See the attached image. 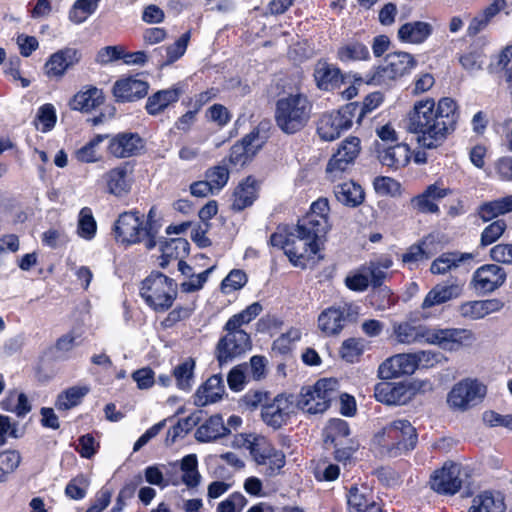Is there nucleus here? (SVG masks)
Listing matches in <instances>:
<instances>
[{
  "mask_svg": "<svg viewBox=\"0 0 512 512\" xmlns=\"http://www.w3.org/2000/svg\"><path fill=\"white\" fill-rule=\"evenodd\" d=\"M475 254L469 252H446L437 257L430 266V272L443 275L462 266H470Z\"/></svg>",
  "mask_w": 512,
  "mask_h": 512,
  "instance_id": "nucleus-26",
  "label": "nucleus"
},
{
  "mask_svg": "<svg viewBox=\"0 0 512 512\" xmlns=\"http://www.w3.org/2000/svg\"><path fill=\"white\" fill-rule=\"evenodd\" d=\"M158 230L154 224L145 221L144 215L138 211L121 213L113 225L115 241L123 246H130L145 241L147 249L156 246Z\"/></svg>",
  "mask_w": 512,
  "mask_h": 512,
  "instance_id": "nucleus-4",
  "label": "nucleus"
},
{
  "mask_svg": "<svg viewBox=\"0 0 512 512\" xmlns=\"http://www.w3.org/2000/svg\"><path fill=\"white\" fill-rule=\"evenodd\" d=\"M140 296L154 312H166L177 297V285L163 273H151L141 282Z\"/></svg>",
  "mask_w": 512,
  "mask_h": 512,
  "instance_id": "nucleus-7",
  "label": "nucleus"
},
{
  "mask_svg": "<svg viewBox=\"0 0 512 512\" xmlns=\"http://www.w3.org/2000/svg\"><path fill=\"white\" fill-rule=\"evenodd\" d=\"M89 486L90 479L84 474H79L68 482L65 495L73 500H81L86 496Z\"/></svg>",
  "mask_w": 512,
  "mask_h": 512,
  "instance_id": "nucleus-51",
  "label": "nucleus"
},
{
  "mask_svg": "<svg viewBox=\"0 0 512 512\" xmlns=\"http://www.w3.org/2000/svg\"><path fill=\"white\" fill-rule=\"evenodd\" d=\"M361 150L360 139L350 136L343 140L337 151L332 155L326 167L330 180H336L347 172L354 164Z\"/></svg>",
  "mask_w": 512,
  "mask_h": 512,
  "instance_id": "nucleus-12",
  "label": "nucleus"
},
{
  "mask_svg": "<svg viewBox=\"0 0 512 512\" xmlns=\"http://www.w3.org/2000/svg\"><path fill=\"white\" fill-rule=\"evenodd\" d=\"M97 231V224L93 217L92 210L84 207L78 215L77 234L85 240H92Z\"/></svg>",
  "mask_w": 512,
  "mask_h": 512,
  "instance_id": "nucleus-48",
  "label": "nucleus"
},
{
  "mask_svg": "<svg viewBox=\"0 0 512 512\" xmlns=\"http://www.w3.org/2000/svg\"><path fill=\"white\" fill-rule=\"evenodd\" d=\"M358 316V307L352 303H342L323 310L318 316V328L326 335H336L344 328L346 321Z\"/></svg>",
  "mask_w": 512,
  "mask_h": 512,
  "instance_id": "nucleus-13",
  "label": "nucleus"
},
{
  "mask_svg": "<svg viewBox=\"0 0 512 512\" xmlns=\"http://www.w3.org/2000/svg\"><path fill=\"white\" fill-rule=\"evenodd\" d=\"M124 56V48L120 45L106 46L101 48L97 54L95 61L100 65H107L117 60L122 59Z\"/></svg>",
  "mask_w": 512,
  "mask_h": 512,
  "instance_id": "nucleus-61",
  "label": "nucleus"
},
{
  "mask_svg": "<svg viewBox=\"0 0 512 512\" xmlns=\"http://www.w3.org/2000/svg\"><path fill=\"white\" fill-rule=\"evenodd\" d=\"M334 194L340 203L350 207H356L364 200V191L362 187L353 181L336 185L334 188Z\"/></svg>",
  "mask_w": 512,
  "mask_h": 512,
  "instance_id": "nucleus-39",
  "label": "nucleus"
},
{
  "mask_svg": "<svg viewBox=\"0 0 512 512\" xmlns=\"http://www.w3.org/2000/svg\"><path fill=\"white\" fill-rule=\"evenodd\" d=\"M337 57L342 62L366 60L369 57V51L362 43L351 42L338 49Z\"/></svg>",
  "mask_w": 512,
  "mask_h": 512,
  "instance_id": "nucleus-49",
  "label": "nucleus"
},
{
  "mask_svg": "<svg viewBox=\"0 0 512 512\" xmlns=\"http://www.w3.org/2000/svg\"><path fill=\"white\" fill-rule=\"evenodd\" d=\"M427 344L436 345L445 351H458L475 340L472 331L462 328H430Z\"/></svg>",
  "mask_w": 512,
  "mask_h": 512,
  "instance_id": "nucleus-14",
  "label": "nucleus"
},
{
  "mask_svg": "<svg viewBox=\"0 0 512 512\" xmlns=\"http://www.w3.org/2000/svg\"><path fill=\"white\" fill-rule=\"evenodd\" d=\"M433 31L431 24L423 21H414L403 24L398 30V38L401 42L410 44L423 43Z\"/></svg>",
  "mask_w": 512,
  "mask_h": 512,
  "instance_id": "nucleus-34",
  "label": "nucleus"
},
{
  "mask_svg": "<svg viewBox=\"0 0 512 512\" xmlns=\"http://www.w3.org/2000/svg\"><path fill=\"white\" fill-rule=\"evenodd\" d=\"M507 224L499 219L489 224L481 233L480 243L482 246H488L497 241L505 232Z\"/></svg>",
  "mask_w": 512,
  "mask_h": 512,
  "instance_id": "nucleus-56",
  "label": "nucleus"
},
{
  "mask_svg": "<svg viewBox=\"0 0 512 512\" xmlns=\"http://www.w3.org/2000/svg\"><path fill=\"white\" fill-rule=\"evenodd\" d=\"M104 102L102 90L94 86H86L77 92L72 101L71 108L79 111H90Z\"/></svg>",
  "mask_w": 512,
  "mask_h": 512,
  "instance_id": "nucleus-35",
  "label": "nucleus"
},
{
  "mask_svg": "<svg viewBox=\"0 0 512 512\" xmlns=\"http://www.w3.org/2000/svg\"><path fill=\"white\" fill-rule=\"evenodd\" d=\"M147 92V82L134 77L121 78L114 83L112 88L117 102H133L143 98Z\"/></svg>",
  "mask_w": 512,
  "mask_h": 512,
  "instance_id": "nucleus-23",
  "label": "nucleus"
},
{
  "mask_svg": "<svg viewBox=\"0 0 512 512\" xmlns=\"http://www.w3.org/2000/svg\"><path fill=\"white\" fill-rule=\"evenodd\" d=\"M195 361L192 358H186L173 369V376L176 380L177 387L181 390L188 391L194 382Z\"/></svg>",
  "mask_w": 512,
  "mask_h": 512,
  "instance_id": "nucleus-45",
  "label": "nucleus"
},
{
  "mask_svg": "<svg viewBox=\"0 0 512 512\" xmlns=\"http://www.w3.org/2000/svg\"><path fill=\"white\" fill-rule=\"evenodd\" d=\"M182 95V90L179 87H171L164 90H159L150 97H148L146 102V110L150 115H158L170 105L176 103L180 96Z\"/></svg>",
  "mask_w": 512,
  "mask_h": 512,
  "instance_id": "nucleus-33",
  "label": "nucleus"
},
{
  "mask_svg": "<svg viewBox=\"0 0 512 512\" xmlns=\"http://www.w3.org/2000/svg\"><path fill=\"white\" fill-rule=\"evenodd\" d=\"M258 195V183L256 179L249 176L241 181L233 192L232 209L241 211L251 206Z\"/></svg>",
  "mask_w": 512,
  "mask_h": 512,
  "instance_id": "nucleus-32",
  "label": "nucleus"
},
{
  "mask_svg": "<svg viewBox=\"0 0 512 512\" xmlns=\"http://www.w3.org/2000/svg\"><path fill=\"white\" fill-rule=\"evenodd\" d=\"M416 429L407 419H396L386 424L374 436L382 454L396 457L415 448Z\"/></svg>",
  "mask_w": 512,
  "mask_h": 512,
  "instance_id": "nucleus-5",
  "label": "nucleus"
},
{
  "mask_svg": "<svg viewBox=\"0 0 512 512\" xmlns=\"http://www.w3.org/2000/svg\"><path fill=\"white\" fill-rule=\"evenodd\" d=\"M100 0H76L68 13V19L76 24L84 23L97 9Z\"/></svg>",
  "mask_w": 512,
  "mask_h": 512,
  "instance_id": "nucleus-47",
  "label": "nucleus"
},
{
  "mask_svg": "<svg viewBox=\"0 0 512 512\" xmlns=\"http://www.w3.org/2000/svg\"><path fill=\"white\" fill-rule=\"evenodd\" d=\"M416 66V60L407 52H394L386 56L384 63L379 66L372 77L377 85H387L391 81L411 72Z\"/></svg>",
  "mask_w": 512,
  "mask_h": 512,
  "instance_id": "nucleus-11",
  "label": "nucleus"
},
{
  "mask_svg": "<svg viewBox=\"0 0 512 512\" xmlns=\"http://www.w3.org/2000/svg\"><path fill=\"white\" fill-rule=\"evenodd\" d=\"M461 466L455 462L447 461L435 470L430 477L431 488L439 494L454 495L462 487L460 478Z\"/></svg>",
  "mask_w": 512,
  "mask_h": 512,
  "instance_id": "nucleus-16",
  "label": "nucleus"
},
{
  "mask_svg": "<svg viewBox=\"0 0 512 512\" xmlns=\"http://www.w3.org/2000/svg\"><path fill=\"white\" fill-rule=\"evenodd\" d=\"M364 350V343L361 339L350 338L342 343L340 354L347 362H354Z\"/></svg>",
  "mask_w": 512,
  "mask_h": 512,
  "instance_id": "nucleus-58",
  "label": "nucleus"
},
{
  "mask_svg": "<svg viewBox=\"0 0 512 512\" xmlns=\"http://www.w3.org/2000/svg\"><path fill=\"white\" fill-rule=\"evenodd\" d=\"M405 382H379L374 388L377 401L386 405H404L410 401Z\"/></svg>",
  "mask_w": 512,
  "mask_h": 512,
  "instance_id": "nucleus-25",
  "label": "nucleus"
},
{
  "mask_svg": "<svg viewBox=\"0 0 512 512\" xmlns=\"http://www.w3.org/2000/svg\"><path fill=\"white\" fill-rule=\"evenodd\" d=\"M225 393L223 380L219 375H212L196 391L194 403L196 406L204 407L222 399Z\"/></svg>",
  "mask_w": 512,
  "mask_h": 512,
  "instance_id": "nucleus-30",
  "label": "nucleus"
},
{
  "mask_svg": "<svg viewBox=\"0 0 512 512\" xmlns=\"http://www.w3.org/2000/svg\"><path fill=\"white\" fill-rule=\"evenodd\" d=\"M314 79L321 90H332L342 82V74L334 64L320 60L314 68Z\"/></svg>",
  "mask_w": 512,
  "mask_h": 512,
  "instance_id": "nucleus-31",
  "label": "nucleus"
},
{
  "mask_svg": "<svg viewBox=\"0 0 512 512\" xmlns=\"http://www.w3.org/2000/svg\"><path fill=\"white\" fill-rule=\"evenodd\" d=\"M259 132L252 131L246 135L241 142L231 147L229 162L235 166H243L249 162L261 147Z\"/></svg>",
  "mask_w": 512,
  "mask_h": 512,
  "instance_id": "nucleus-28",
  "label": "nucleus"
},
{
  "mask_svg": "<svg viewBox=\"0 0 512 512\" xmlns=\"http://www.w3.org/2000/svg\"><path fill=\"white\" fill-rule=\"evenodd\" d=\"M373 186L377 194L381 196H397L401 194L400 183L387 176H378L373 181Z\"/></svg>",
  "mask_w": 512,
  "mask_h": 512,
  "instance_id": "nucleus-53",
  "label": "nucleus"
},
{
  "mask_svg": "<svg viewBox=\"0 0 512 512\" xmlns=\"http://www.w3.org/2000/svg\"><path fill=\"white\" fill-rule=\"evenodd\" d=\"M21 435L17 422L9 416L0 415V446H3L8 438H19Z\"/></svg>",
  "mask_w": 512,
  "mask_h": 512,
  "instance_id": "nucleus-60",
  "label": "nucleus"
},
{
  "mask_svg": "<svg viewBox=\"0 0 512 512\" xmlns=\"http://www.w3.org/2000/svg\"><path fill=\"white\" fill-rule=\"evenodd\" d=\"M229 176V170L224 165L214 166L205 173V178L215 193L223 189L229 180Z\"/></svg>",
  "mask_w": 512,
  "mask_h": 512,
  "instance_id": "nucleus-52",
  "label": "nucleus"
},
{
  "mask_svg": "<svg viewBox=\"0 0 512 512\" xmlns=\"http://www.w3.org/2000/svg\"><path fill=\"white\" fill-rule=\"evenodd\" d=\"M181 481L190 488H196L201 481V474L198 471V459L195 454H188L180 461Z\"/></svg>",
  "mask_w": 512,
  "mask_h": 512,
  "instance_id": "nucleus-44",
  "label": "nucleus"
},
{
  "mask_svg": "<svg viewBox=\"0 0 512 512\" xmlns=\"http://www.w3.org/2000/svg\"><path fill=\"white\" fill-rule=\"evenodd\" d=\"M301 336L302 333L299 329L291 328L274 340L273 350L281 354L288 353L293 345L301 339Z\"/></svg>",
  "mask_w": 512,
  "mask_h": 512,
  "instance_id": "nucleus-54",
  "label": "nucleus"
},
{
  "mask_svg": "<svg viewBox=\"0 0 512 512\" xmlns=\"http://www.w3.org/2000/svg\"><path fill=\"white\" fill-rule=\"evenodd\" d=\"M506 280L504 269L496 264L479 267L473 274L474 288L483 293H490L503 285Z\"/></svg>",
  "mask_w": 512,
  "mask_h": 512,
  "instance_id": "nucleus-21",
  "label": "nucleus"
},
{
  "mask_svg": "<svg viewBox=\"0 0 512 512\" xmlns=\"http://www.w3.org/2000/svg\"><path fill=\"white\" fill-rule=\"evenodd\" d=\"M57 116L52 104L42 105L37 112L35 126L41 132H49L56 124Z\"/></svg>",
  "mask_w": 512,
  "mask_h": 512,
  "instance_id": "nucleus-50",
  "label": "nucleus"
},
{
  "mask_svg": "<svg viewBox=\"0 0 512 512\" xmlns=\"http://www.w3.org/2000/svg\"><path fill=\"white\" fill-rule=\"evenodd\" d=\"M416 369L413 353H399L380 364L378 375L381 379H392L402 375H411Z\"/></svg>",
  "mask_w": 512,
  "mask_h": 512,
  "instance_id": "nucleus-20",
  "label": "nucleus"
},
{
  "mask_svg": "<svg viewBox=\"0 0 512 512\" xmlns=\"http://www.w3.org/2000/svg\"><path fill=\"white\" fill-rule=\"evenodd\" d=\"M358 105L353 102L346 104L337 111L325 113L321 116L317 125V133L324 141H333L350 129L356 117Z\"/></svg>",
  "mask_w": 512,
  "mask_h": 512,
  "instance_id": "nucleus-10",
  "label": "nucleus"
},
{
  "mask_svg": "<svg viewBox=\"0 0 512 512\" xmlns=\"http://www.w3.org/2000/svg\"><path fill=\"white\" fill-rule=\"evenodd\" d=\"M499 309L496 300L469 301L460 305L459 313L464 318L481 319Z\"/></svg>",
  "mask_w": 512,
  "mask_h": 512,
  "instance_id": "nucleus-38",
  "label": "nucleus"
},
{
  "mask_svg": "<svg viewBox=\"0 0 512 512\" xmlns=\"http://www.w3.org/2000/svg\"><path fill=\"white\" fill-rule=\"evenodd\" d=\"M108 138V135L98 134L88 141L84 146L75 151V158L81 163H96L101 160L98 152L99 145Z\"/></svg>",
  "mask_w": 512,
  "mask_h": 512,
  "instance_id": "nucleus-46",
  "label": "nucleus"
},
{
  "mask_svg": "<svg viewBox=\"0 0 512 512\" xmlns=\"http://www.w3.org/2000/svg\"><path fill=\"white\" fill-rule=\"evenodd\" d=\"M252 448V459L257 466L263 468L268 476H274L285 466V455L276 449L265 437L258 440Z\"/></svg>",
  "mask_w": 512,
  "mask_h": 512,
  "instance_id": "nucleus-15",
  "label": "nucleus"
},
{
  "mask_svg": "<svg viewBox=\"0 0 512 512\" xmlns=\"http://www.w3.org/2000/svg\"><path fill=\"white\" fill-rule=\"evenodd\" d=\"M324 238L307 227L302 229L298 223L294 232L272 234L270 242L273 246L282 248L294 266L305 268L320 258L318 253Z\"/></svg>",
  "mask_w": 512,
  "mask_h": 512,
  "instance_id": "nucleus-3",
  "label": "nucleus"
},
{
  "mask_svg": "<svg viewBox=\"0 0 512 512\" xmlns=\"http://www.w3.org/2000/svg\"><path fill=\"white\" fill-rule=\"evenodd\" d=\"M339 396L336 379L323 378L313 385L304 386L297 398V407L308 414L324 413Z\"/></svg>",
  "mask_w": 512,
  "mask_h": 512,
  "instance_id": "nucleus-8",
  "label": "nucleus"
},
{
  "mask_svg": "<svg viewBox=\"0 0 512 512\" xmlns=\"http://www.w3.org/2000/svg\"><path fill=\"white\" fill-rule=\"evenodd\" d=\"M228 433L229 429L224 424L223 418L213 415L197 428L195 438L197 441L205 443L221 438Z\"/></svg>",
  "mask_w": 512,
  "mask_h": 512,
  "instance_id": "nucleus-36",
  "label": "nucleus"
},
{
  "mask_svg": "<svg viewBox=\"0 0 512 512\" xmlns=\"http://www.w3.org/2000/svg\"><path fill=\"white\" fill-rule=\"evenodd\" d=\"M505 504L500 494L483 492L472 500L468 512H504Z\"/></svg>",
  "mask_w": 512,
  "mask_h": 512,
  "instance_id": "nucleus-40",
  "label": "nucleus"
},
{
  "mask_svg": "<svg viewBox=\"0 0 512 512\" xmlns=\"http://www.w3.org/2000/svg\"><path fill=\"white\" fill-rule=\"evenodd\" d=\"M246 503L245 497L240 493H232L227 499L219 503L218 512H236L241 510Z\"/></svg>",
  "mask_w": 512,
  "mask_h": 512,
  "instance_id": "nucleus-64",
  "label": "nucleus"
},
{
  "mask_svg": "<svg viewBox=\"0 0 512 512\" xmlns=\"http://www.w3.org/2000/svg\"><path fill=\"white\" fill-rule=\"evenodd\" d=\"M487 392V385L483 381L468 377L452 386L446 402L452 411L463 413L483 403Z\"/></svg>",
  "mask_w": 512,
  "mask_h": 512,
  "instance_id": "nucleus-9",
  "label": "nucleus"
},
{
  "mask_svg": "<svg viewBox=\"0 0 512 512\" xmlns=\"http://www.w3.org/2000/svg\"><path fill=\"white\" fill-rule=\"evenodd\" d=\"M349 512H383L382 504L372 489L365 485H354L347 494Z\"/></svg>",
  "mask_w": 512,
  "mask_h": 512,
  "instance_id": "nucleus-18",
  "label": "nucleus"
},
{
  "mask_svg": "<svg viewBox=\"0 0 512 512\" xmlns=\"http://www.w3.org/2000/svg\"><path fill=\"white\" fill-rule=\"evenodd\" d=\"M247 364H242L234 367L228 374L227 382L231 390L241 391L247 380H250L249 375L246 371Z\"/></svg>",
  "mask_w": 512,
  "mask_h": 512,
  "instance_id": "nucleus-59",
  "label": "nucleus"
},
{
  "mask_svg": "<svg viewBox=\"0 0 512 512\" xmlns=\"http://www.w3.org/2000/svg\"><path fill=\"white\" fill-rule=\"evenodd\" d=\"M329 203L325 198H320L312 203L310 211L298 221L302 229L309 228L317 234L325 237L330 229Z\"/></svg>",
  "mask_w": 512,
  "mask_h": 512,
  "instance_id": "nucleus-19",
  "label": "nucleus"
},
{
  "mask_svg": "<svg viewBox=\"0 0 512 512\" xmlns=\"http://www.w3.org/2000/svg\"><path fill=\"white\" fill-rule=\"evenodd\" d=\"M429 327L405 320L392 323V337L399 344H427Z\"/></svg>",
  "mask_w": 512,
  "mask_h": 512,
  "instance_id": "nucleus-22",
  "label": "nucleus"
},
{
  "mask_svg": "<svg viewBox=\"0 0 512 512\" xmlns=\"http://www.w3.org/2000/svg\"><path fill=\"white\" fill-rule=\"evenodd\" d=\"M143 148V141L136 133H119L113 136L108 145V152L116 158H128L136 155Z\"/></svg>",
  "mask_w": 512,
  "mask_h": 512,
  "instance_id": "nucleus-24",
  "label": "nucleus"
},
{
  "mask_svg": "<svg viewBox=\"0 0 512 512\" xmlns=\"http://www.w3.org/2000/svg\"><path fill=\"white\" fill-rule=\"evenodd\" d=\"M262 309L259 302H254L231 316L225 323L223 328L225 334L219 339L216 347L217 360L221 366L251 350L250 335L242 329V326L254 320Z\"/></svg>",
  "mask_w": 512,
  "mask_h": 512,
  "instance_id": "nucleus-2",
  "label": "nucleus"
},
{
  "mask_svg": "<svg viewBox=\"0 0 512 512\" xmlns=\"http://www.w3.org/2000/svg\"><path fill=\"white\" fill-rule=\"evenodd\" d=\"M458 112L456 102L442 98L437 106L434 99L416 101L407 116V129L417 134L420 146L435 149L441 146L456 128Z\"/></svg>",
  "mask_w": 512,
  "mask_h": 512,
  "instance_id": "nucleus-1",
  "label": "nucleus"
},
{
  "mask_svg": "<svg viewBox=\"0 0 512 512\" xmlns=\"http://www.w3.org/2000/svg\"><path fill=\"white\" fill-rule=\"evenodd\" d=\"M80 53L74 48H65L52 54L45 64V72L50 78L62 77L66 70L78 63Z\"/></svg>",
  "mask_w": 512,
  "mask_h": 512,
  "instance_id": "nucleus-29",
  "label": "nucleus"
},
{
  "mask_svg": "<svg viewBox=\"0 0 512 512\" xmlns=\"http://www.w3.org/2000/svg\"><path fill=\"white\" fill-rule=\"evenodd\" d=\"M460 291L461 290L457 285H437L431 289L424 298L422 308L427 309L457 298L460 295Z\"/></svg>",
  "mask_w": 512,
  "mask_h": 512,
  "instance_id": "nucleus-43",
  "label": "nucleus"
},
{
  "mask_svg": "<svg viewBox=\"0 0 512 512\" xmlns=\"http://www.w3.org/2000/svg\"><path fill=\"white\" fill-rule=\"evenodd\" d=\"M312 104L302 93L288 94L276 102L275 121L286 134L303 129L311 116Z\"/></svg>",
  "mask_w": 512,
  "mask_h": 512,
  "instance_id": "nucleus-6",
  "label": "nucleus"
},
{
  "mask_svg": "<svg viewBox=\"0 0 512 512\" xmlns=\"http://www.w3.org/2000/svg\"><path fill=\"white\" fill-rule=\"evenodd\" d=\"M483 421L490 427L501 426L512 431V414L502 415L495 411H486L483 413Z\"/></svg>",
  "mask_w": 512,
  "mask_h": 512,
  "instance_id": "nucleus-63",
  "label": "nucleus"
},
{
  "mask_svg": "<svg viewBox=\"0 0 512 512\" xmlns=\"http://www.w3.org/2000/svg\"><path fill=\"white\" fill-rule=\"evenodd\" d=\"M160 250L163 261L161 266H165L172 259H182L189 253V243L186 239L178 237L161 242Z\"/></svg>",
  "mask_w": 512,
  "mask_h": 512,
  "instance_id": "nucleus-42",
  "label": "nucleus"
},
{
  "mask_svg": "<svg viewBox=\"0 0 512 512\" xmlns=\"http://www.w3.org/2000/svg\"><path fill=\"white\" fill-rule=\"evenodd\" d=\"M410 149L405 144H397L379 152L380 162L392 169L405 167L410 161Z\"/></svg>",
  "mask_w": 512,
  "mask_h": 512,
  "instance_id": "nucleus-37",
  "label": "nucleus"
},
{
  "mask_svg": "<svg viewBox=\"0 0 512 512\" xmlns=\"http://www.w3.org/2000/svg\"><path fill=\"white\" fill-rule=\"evenodd\" d=\"M87 385H76L62 391L58 396L55 406L58 410L66 411L79 405L83 398L89 393Z\"/></svg>",
  "mask_w": 512,
  "mask_h": 512,
  "instance_id": "nucleus-41",
  "label": "nucleus"
},
{
  "mask_svg": "<svg viewBox=\"0 0 512 512\" xmlns=\"http://www.w3.org/2000/svg\"><path fill=\"white\" fill-rule=\"evenodd\" d=\"M291 408L292 403L289 398L279 395L273 400V402L262 408L261 416L267 425L277 429L287 421L291 413Z\"/></svg>",
  "mask_w": 512,
  "mask_h": 512,
  "instance_id": "nucleus-27",
  "label": "nucleus"
},
{
  "mask_svg": "<svg viewBox=\"0 0 512 512\" xmlns=\"http://www.w3.org/2000/svg\"><path fill=\"white\" fill-rule=\"evenodd\" d=\"M247 283V275L243 270H232L222 281L221 289L223 293H231L241 289Z\"/></svg>",
  "mask_w": 512,
  "mask_h": 512,
  "instance_id": "nucleus-57",
  "label": "nucleus"
},
{
  "mask_svg": "<svg viewBox=\"0 0 512 512\" xmlns=\"http://www.w3.org/2000/svg\"><path fill=\"white\" fill-rule=\"evenodd\" d=\"M102 182L106 193L118 198L125 197L132 188V170L128 164H120L105 172Z\"/></svg>",
  "mask_w": 512,
  "mask_h": 512,
  "instance_id": "nucleus-17",
  "label": "nucleus"
},
{
  "mask_svg": "<svg viewBox=\"0 0 512 512\" xmlns=\"http://www.w3.org/2000/svg\"><path fill=\"white\" fill-rule=\"evenodd\" d=\"M214 266L206 269L205 271L198 273V274H192L188 279L181 283V289L184 292H195L200 290L204 284L206 283L210 273L213 271Z\"/></svg>",
  "mask_w": 512,
  "mask_h": 512,
  "instance_id": "nucleus-62",
  "label": "nucleus"
},
{
  "mask_svg": "<svg viewBox=\"0 0 512 512\" xmlns=\"http://www.w3.org/2000/svg\"><path fill=\"white\" fill-rule=\"evenodd\" d=\"M199 421V416L193 414L186 419L179 421L175 426L170 428L167 432L166 443L168 445L173 444L177 438L183 437L188 433V431L197 424Z\"/></svg>",
  "mask_w": 512,
  "mask_h": 512,
  "instance_id": "nucleus-55",
  "label": "nucleus"
}]
</instances>
